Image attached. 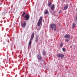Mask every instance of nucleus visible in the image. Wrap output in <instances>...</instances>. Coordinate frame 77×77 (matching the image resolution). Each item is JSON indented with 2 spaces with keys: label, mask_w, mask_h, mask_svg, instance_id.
Masks as SVG:
<instances>
[{
  "label": "nucleus",
  "mask_w": 77,
  "mask_h": 77,
  "mask_svg": "<svg viewBox=\"0 0 77 77\" xmlns=\"http://www.w3.org/2000/svg\"><path fill=\"white\" fill-rule=\"evenodd\" d=\"M54 14H55V12L54 13Z\"/></svg>",
  "instance_id": "obj_22"
},
{
  "label": "nucleus",
  "mask_w": 77,
  "mask_h": 77,
  "mask_svg": "<svg viewBox=\"0 0 77 77\" xmlns=\"http://www.w3.org/2000/svg\"><path fill=\"white\" fill-rule=\"evenodd\" d=\"M70 37V35H66L64 36V38H69Z\"/></svg>",
  "instance_id": "obj_10"
},
{
  "label": "nucleus",
  "mask_w": 77,
  "mask_h": 77,
  "mask_svg": "<svg viewBox=\"0 0 77 77\" xmlns=\"http://www.w3.org/2000/svg\"><path fill=\"white\" fill-rule=\"evenodd\" d=\"M75 26V23H73L72 26V28L73 29V28H74Z\"/></svg>",
  "instance_id": "obj_12"
},
{
  "label": "nucleus",
  "mask_w": 77,
  "mask_h": 77,
  "mask_svg": "<svg viewBox=\"0 0 77 77\" xmlns=\"http://www.w3.org/2000/svg\"><path fill=\"white\" fill-rule=\"evenodd\" d=\"M63 43H61L60 45V47H62V46H63Z\"/></svg>",
  "instance_id": "obj_15"
},
{
  "label": "nucleus",
  "mask_w": 77,
  "mask_h": 77,
  "mask_svg": "<svg viewBox=\"0 0 77 77\" xmlns=\"http://www.w3.org/2000/svg\"><path fill=\"white\" fill-rule=\"evenodd\" d=\"M51 4H52V3L51 2H50L49 3H48V6L49 7H50V6H51Z\"/></svg>",
  "instance_id": "obj_11"
},
{
  "label": "nucleus",
  "mask_w": 77,
  "mask_h": 77,
  "mask_svg": "<svg viewBox=\"0 0 77 77\" xmlns=\"http://www.w3.org/2000/svg\"><path fill=\"white\" fill-rule=\"evenodd\" d=\"M25 14H26V13H25V12H23L22 14V16H24Z\"/></svg>",
  "instance_id": "obj_16"
},
{
  "label": "nucleus",
  "mask_w": 77,
  "mask_h": 77,
  "mask_svg": "<svg viewBox=\"0 0 77 77\" xmlns=\"http://www.w3.org/2000/svg\"><path fill=\"white\" fill-rule=\"evenodd\" d=\"M37 57L38 60H42V57H41V55L40 54H39V55H37Z\"/></svg>",
  "instance_id": "obj_7"
},
{
  "label": "nucleus",
  "mask_w": 77,
  "mask_h": 77,
  "mask_svg": "<svg viewBox=\"0 0 77 77\" xmlns=\"http://www.w3.org/2000/svg\"><path fill=\"white\" fill-rule=\"evenodd\" d=\"M68 8V4H67L64 8V10H66Z\"/></svg>",
  "instance_id": "obj_9"
},
{
  "label": "nucleus",
  "mask_w": 77,
  "mask_h": 77,
  "mask_svg": "<svg viewBox=\"0 0 77 77\" xmlns=\"http://www.w3.org/2000/svg\"><path fill=\"white\" fill-rule=\"evenodd\" d=\"M48 14V10H46L44 14Z\"/></svg>",
  "instance_id": "obj_13"
},
{
  "label": "nucleus",
  "mask_w": 77,
  "mask_h": 77,
  "mask_svg": "<svg viewBox=\"0 0 77 77\" xmlns=\"http://www.w3.org/2000/svg\"><path fill=\"white\" fill-rule=\"evenodd\" d=\"M26 21H24L23 23H21V26L22 27H23V28H25V27H26Z\"/></svg>",
  "instance_id": "obj_6"
},
{
  "label": "nucleus",
  "mask_w": 77,
  "mask_h": 77,
  "mask_svg": "<svg viewBox=\"0 0 77 77\" xmlns=\"http://www.w3.org/2000/svg\"><path fill=\"white\" fill-rule=\"evenodd\" d=\"M60 12H61V11H60L59 12V13H60Z\"/></svg>",
  "instance_id": "obj_20"
},
{
  "label": "nucleus",
  "mask_w": 77,
  "mask_h": 77,
  "mask_svg": "<svg viewBox=\"0 0 77 77\" xmlns=\"http://www.w3.org/2000/svg\"><path fill=\"white\" fill-rule=\"evenodd\" d=\"M34 36H35V34L34 32L32 33L31 35V37L30 38V39L29 40V46H31L32 44V43L31 42V41L33 40V38H34Z\"/></svg>",
  "instance_id": "obj_2"
},
{
  "label": "nucleus",
  "mask_w": 77,
  "mask_h": 77,
  "mask_svg": "<svg viewBox=\"0 0 77 77\" xmlns=\"http://www.w3.org/2000/svg\"><path fill=\"white\" fill-rule=\"evenodd\" d=\"M66 42H68V41H69L68 40V39H66Z\"/></svg>",
  "instance_id": "obj_19"
},
{
  "label": "nucleus",
  "mask_w": 77,
  "mask_h": 77,
  "mask_svg": "<svg viewBox=\"0 0 77 77\" xmlns=\"http://www.w3.org/2000/svg\"><path fill=\"white\" fill-rule=\"evenodd\" d=\"M62 50L63 51H64V52L65 51V48H63Z\"/></svg>",
  "instance_id": "obj_17"
},
{
  "label": "nucleus",
  "mask_w": 77,
  "mask_h": 77,
  "mask_svg": "<svg viewBox=\"0 0 77 77\" xmlns=\"http://www.w3.org/2000/svg\"><path fill=\"white\" fill-rule=\"evenodd\" d=\"M57 56L58 57H61V59H62L64 57V55L61 54H58Z\"/></svg>",
  "instance_id": "obj_5"
},
{
  "label": "nucleus",
  "mask_w": 77,
  "mask_h": 77,
  "mask_svg": "<svg viewBox=\"0 0 77 77\" xmlns=\"http://www.w3.org/2000/svg\"><path fill=\"white\" fill-rule=\"evenodd\" d=\"M56 25L55 24H52L50 25V27L51 29H52V30H56Z\"/></svg>",
  "instance_id": "obj_3"
},
{
  "label": "nucleus",
  "mask_w": 77,
  "mask_h": 77,
  "mask_svg": "<svg viewBox=\"0 0 77 77\" xmlns=\"http://www.w3.org/2000/svg\"><path fill=\"white\" fill-rule=\"evenodd\" d=\"M76 20H77V15L76 16Z\"/></svg>",
  "instance_id": "obj_21"
},
{
  "label": "nucleus",
  "mask_w": 77,
  "mask_h": 77,
  "mask_svg": "<svg viewBox=\"0 0 77 77\" xmlns=\"http://www.w3.org/2000/svg\"><path fill=\"white\" fill-rule=\"evenodd\" d=\"M25 21H28L30 18V15L29 14H26L24 16Z\"/></svg>",
  "instance_id": "obj_4"
},
{
  "label": "nucleus",
  "mask_w": 77,
  "mask_h": 77,
  "mask_svg": "<svg viewBox=\"0 0 77 77\" xmlns=\"http://www.w3.org/2000/svg\"><path fill=\"white\" fill-rule=\"evenodd\" d=\"M43 54V55H45V54H46V53L45 52V51L44 50H43L42 52Z\"/></svg>",
  "instance_id": "obj_14"
},
{
  "label": "nucleus",
  "mask_w": 77,
  "mask_h": 77,
  "mask_svg": "<svg viewBox=\"0 0 77 77\" xmlns=\"http://www.w3.org/2000/svg\"><path fill=\"white\" fill-rule=\"evenodd\" d=\"M54 7H55V5H54L53 4L51 6V7L50 8L51 9V10H53V9H54Z\"/></svg>",
  "instance_id": "obj_8"
},
{
  "label": "nucleus",
  "mask_w": 77,
  "mask_h": 77,
  "mask_svg": "<svg viewBox=\"0 0 77 77\" xmlns=\"http://www.w3.org/2000/svg\"><path fill=\"white\" fill-rule=\"evenodd\" d=\"M36 42H38V37L36 38Z\"/></svg>",
  "instance_id": "obj_18"
},
{
  "label": "nucleus",
  "mask_w": 77,
  "mask_h": 77,
  "mask_svg": "<svg viewBox=\"0 0 77 77\" xmlns=\"http://www.w3.org/2000/svg\"><path fill=\"white\" fill-rule=\"evenodd\" d=\"M42 20H43L42 17H40L37 24L38 26H37L36 29L37 30H39L41 29V28L40 26L42 24Z\"/></svg>",
  "instance_id": "obj_1"
}]
</instances>
